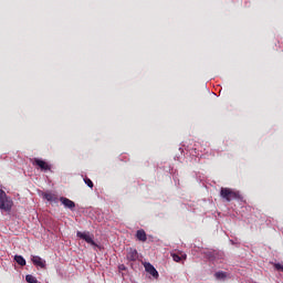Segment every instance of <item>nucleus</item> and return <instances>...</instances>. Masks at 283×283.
<instances>
[{"instance_id": "nucleus-1", "label": "nucleus", "mask_w": 283, "mask_h": 283, "mask_svg": "<svg viewBox=\"0 0 283 283\" xmlns=\"http://www.w3.org/2000/svg\"><path fill=\"white\" fill-rule=\"evenodd\" d=\"M13 205L12 198L8 197V195L0 189V209H2V211H12Z\"/></svg>"}, {"instance_id": "nucleus-2", "label": "nucleus", "mask_w": 283, "mask_h": 283, "mask_svg": "<svg viewBox=\"0 0 283 283\" xmlns=\"http://www.w3.org/2000/svg\"><path fill=\"white\" fill-rule=\"evenodd\" d=\"M220 197L227 202H231V200H238V198H240V193L235 192L231 188H221Z\"/></svg>"}, {"instance_id": "nucleus-3", "label": "nucleus", "mask_w": 283, "mask_h": 283, "mask_svg": "<svg viewBox=\"0 0 283 283\" xmlns=\"http://www.w3.org/2000/svg\"><path fill=\"white\" fill-rule=\"evenodd\" d=\"M32 165H34V167H39L42 171H50L52 169L50 164L39 158H34L32 160Z\"/></svg>"}, {"instance_id": "nucleus-4", "label": "nucleus", "mask_w": 283, "mask_h": 283, "mask_svg": "<svg viewBox=\"0 0 283 283\" xmlns=\"http://www.w3.org/2000/svg\"><path fill=\"white\" fill-rule=\"evenodd\" d=\"M76 235L77 238H81V240H85L87 244H91L92 247H98V244L94 242V239L92 238V235H90V232L77 231Z\"/></svg>"}, {"instance_id": "nucleus-5", "label": "nucleus", "mask_w": 283, "mask_h": 283, "mask_svg": "<svg viewBox=\"0 0 283 283\" xmlns=\"http://www.w3.org/2000/svg\"><path fill=\"white\" fill-rule=\"evenodd\" d=\"M126 260L128 262H136L138 260V251L134 248L127 249Z\"/></svg>"}, {"instance_id": "nucleus-6", "label": "nucleus", "mask_w": 283, "mask_h": 283, "mask_svg": "<svg viewBox=\"0 0 283 283\" xmlns=\"http://www.w3.org/2000/svg\"><path fill=\"white\" fill-rule=\"evenodd\" d=\"M60 202H62V205L71 211H74V209L76 208V203H74V201L70 200L69 198L61 197Z\"/></svg>"}, {"instance_id": "nucleus-7", "label": "nucleus", "mask_w": 283, "mask_h": 283, "mask_svg": "<svg viewBox=\"0 0 283 283\" xmlns=\"http://www.w3.org/2000/svg\"><path fill=\"white\" fill-rule=\"evenodd\" d=\"M31 262H33L34 266H40V269H45L46 264H45V260H43L41 256L39 255H33L31 258Z\"/></svg>"}, {"instance_id": "nucleus-8", "label": "nucleus", "mask_w": 283, "mask_h": 283, "mask_svg": "<svg viewBox=\"0 0 283 283\" xmlns=\"http://www.w3.org/2000/svg\"><path fill=\"white\" fill-rule=\"evenodd\" d=\"M144 268L146 273H149L150 275H153V277L158 279V271L151 265V263H145Z\"/></svg>"}, {"instance_id": "nucleus-9", "label": "nucleus", "mask_w": 283, "mask_h": 283, "mask_svg": "<svg viewBox=\"0 0 283 283\" xmlns=\"http://www.w3.org/2000/svg\"><path fill=\"white\" fill-rule=\"evenodd\" d=\"M170 255L174 262H182V260H187V253H184V252L171 253Z\"/></svg>"}, {"instance_id": "nucleus-10", "label": "nucleus", "mask_w": 283, "mask_h": 283, "mask_svg": "<svg viewBox=\"0 0 283 283\" xmlns=\"http://www.w3.org/2000/svg\"><path fill=\"white\" fill-rule=\"evenodd\" d=\"M136 238L139 242H147V233L143 229L137 230Z\"/></svg>"}, {"instance_id": "nucleus-11", "label": "nucleus", "mask_w": 283, "mask_h": 283, "mask_svg": "<svg viewBox=\"0 0 283 283\" xmlns=\"http://www.w3.org/2000/svg\"><path fill=\"white\" fill-rule=\"evenodd\" d=\"M14 261L17 262V264H19L20 266H25V259L21 255H15L14 256Z\"/></svg>"}, {"instance_id": "nucleus-12", "label": "nucleus", "mask_w": 283, "mask_h": 283, "mask_svg": "<svg viewBox=\"0 0 283 283\" xmlns=\"http://www.w3.org/2000/svg\"><path fill=\"white\" fill-rule=\"evenodd\" d=\"M44 198L48 202H56V197L52 193H44Z\"/></svg>"}, {"instance_id": "nucleus-13", "label": "nucleus", "mask_w": 283, "mask_h": 283, "mask_svg": "<svg viewBox=\"0 0 283 283\" xmlns=\"http://www.w3.org/2000/svg\"><path fill=\"white\" fill-rule=\"evenodd\" d=\"M214 277H217V280H227V272H217L214 273Z\"/></svg>"}, {"instance_id": "nucleus-14", "label": "nucleus", "mask_w": 283, "mask_h": 283, "mask_svg": "<svg viewBox=\"0 0 283 283\" xmlns=\"http://www.w3.org/2000/svg\"><path fill=\"white\" fill-rule=\"evenodd\" d=\"M25 280H27L28 283H39V281L32 274H28L25 276Z\"/></svg>"}, {"instance_id": "nucleus-15", "label": "nucleus", "mask_w": 283, "mask_h": 283, "mask_svg": "<svg viewBox=\"0 0 283 283\" xmlns=\"http://www.w3.org/2000/svg\"><path fill=\"white\" fill-rule=\"evenodd\" d=\"M84 182L85 185H87V187H90V189H94V182L92 181V179L85 177Z\"/></svg>"}, {"instance_id": "nucleus-16", "label": "nucleus", "mask_w": 283, "mask_h": 283, "mask_svg": "<svg viewBox=\"0 0 283 283\" xmlns=\"http://www.w3.org/2000/svg\"><path fill=\"white\" fill-rule=\"evenodd\" d=\"M274 269H276V271H282V273H283V265L282 264L275 263Z\"/></svg>"}]
</instances>
